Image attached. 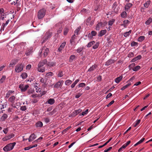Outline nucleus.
I'll return each mask as SVG.
<instances>
[{
	"label": "nucleus",
	"mask_w": 152,
	"mask_h": 152,
	"mask_svg": "<svg viewBox=\"0 0 152 152\" xmlns=\"http://www.w3.org/2000/svg\"><path fill=\"white\" fill-rule=\"evenodd\" d=\"M86 86V84L84 83H79L77 86L78 87L83 88Z\"/></svg>",
	"instance_id": "46"
},
{
	"label": "nucleus",
	"mask_w": 152,
	"mask_h": 152,
	"mask_svg": "<svg viewBox=\"0 0 152 152\" xmlns=\"http://www.w3.org/2000/svg\"><path fill=\"white\" fill-rule=\"evenodd\" d=\"M99 45V42H96L93 47V48L95 49H97Z\"/></svg>",
	"instance_id": "49"
},
{
	"label": "nucleus",
	"mask_w": 152,
	"mask_h": 152,
	"mask_svg": "<svg viewBox=\"0 0 152 152\" xmlns=\"http://www.w3.org/2000/svg\"><path fill=\"white\" fill-rule=\"evenodd\" d=\"M141 68V67L139 66H137L134 67L132 69V70L135 72L137 71H138Z\"/></svg>",
	"instance_id": "31"
},
{
	"label": "nucleus",
	"mask_w": 152,
	"mask_h": 152,
	"mask_svg": "<svg viewBox=\"0 0 152 152\" xmlns=\"http://www.w3.org/2000/svg\"><path fill=\"white\" fill-rule=\"evenodd\" d=\"M145 39V36H140L138 39V40L139 42H142V41H143V40H144V39Z\"/></svg>",
	"instance_id": "43"
},
{
	"label": "nucleus",
	"mask_w": 152,
	"mask_h": 152,
	"mask_svg": "<svg viewBox=\"0 0 152 152\" xmlns=\"http://www.w3.org/2000/svg\"><path fill=\"white\" fill-rule=\"evenodd\" d=\"M66 44V42H64V43H62L61 44L60 47L58 49V50L60 52L62 50V49L64 48V47L65 46Z\"/></svg>",
	"instance_id": "21"
},
{
	"label": "nucleus",
	"mask_w": 152,
	"mask_h": 152,
	"mask_svg": "<svg viewBox=\"0 0 152 152\" xmlns=\"http://www.w3.org/2000/svg\"><path fill=\"white\" fill-rule=\"evenodd\" d=\"M53 75V73L51 72H50L48 73H47L46 74V75L47 77H51Z\"/></svg>",
	"instance_id": "55"
},
{
	"label": "nucleus",
	"mask_w": 152,
	"mask_h": 152,
	"mask_svg": "<svg viewBox=\"0 0 152 152\" xmlns=\"http://www.w3.org/2000/svg\"><path fill=\"white\" fill-rule=\"evenodd\" d=\"M117 4L116 2H114L113 5V8L114 12L115 13H117L119 11V10H118V9H117L116 10H115V8L117 7Z\"/></svg>",
	"instance_id": "16"
},
{
	"label": "nucleus",
	"mask_w": 152,
	"mask_h": 152,
	"mask_svg": "<svg viewBox=\"0 0 152 152\" xmlns=\"http://www.w3.org/2000/svg\"><path fill=\"white\" fill-rule=\"evenodd\" d=\"M52 33L51 32H48L46 33L45 36V38H44L43 41L42 42V43H44L47 39L50 38L52 36Z\"/></svg>",
	"instance_id": "6"
},
{
	"label": "nucleus",
	"mask_w": 152,
	"mask_h": 152,
	"mask_svg": "<svg viewBox=\"0 0 152 152\" xmlns=\"http://www.w3.org/2000/svg\"><path fill=\"white\" fill-rule=\"evenodd\" d=\"M135 65L136 64L134 63H132L130 64L129 66V70L132 69L134 67V66H135Z\"/></svg>",
	"instance_id": "45"
},
{
	"label": "nucleus",
	"mask_w": 152,
	"mask_h": 152,
	"mask_svg": "<svg viewBox=\"0 0 152 152\" xmlns=\"http://www.w3.org/2000/svg\"><path fill=\"white\" fill-rule=\"evenodd\" d=\"M81 28V27L80 26H79L75 30V34L78 35V33L80 31V29Z\"/></svg>",
	"instance_id": "39"
},
{
	"label": "nucleus",
	"mask_w": 152,
	"mask_h": 152,
	"mask_svg": "<svg viewBox=\"0 0 152 152\" xmlns=\"http://www.w3.org/2000/svg\"><path fill=\"white\" fill-rule=\"evenodd\" d=\"M47 63L46 59H44L40 61L38 64V70L39 72H43L45 71V68L43 66Z\"/></svg>",
	"instance_id": "1"
},
{
	"label": "nucleus",
	"mask_w": 152,
	"mask_h": 152,
	"mask_svg": "<svg viewBox=\"0 0 152 152\" xmlns=\"http://www.w3.org/2000/svg\"><path fill=\"white\" fill-rule=\"evenodd\" d=\"M13 92L14 91H12L11 90L9 91L7 93L5 98H8L10 95L11 94L13 93Z\"/></svg>",
	"instance_id": "32"
},
{
	"label": "nucleus",
	"mask_w": 152,
	"mask_h": 152,
	"mask_svg": "<svg viewBox=\"0 0 152 152\" xmlns=\"http://www.w3.org/2000/svg\"><path fill=\"white\" fill-rule=\"evenodd\" d=\"M95 43V42L94 41H92L88 43L86 45V46L88 48H90L93 45H94Z\"/></svg>",
	"instance_id": "27"
},
{
	"label": "nucleus",
	"mask_w": 152,
	"mask_h": 152,
	"mask_svg": "<svg viewBox=\"0 0 152 152\" xmlns=\"http://www.w3.org/2000/svg\"><path fill=\"white\" fill-rule=\"evenodd\" d=\"M84 48L83 46L80 47L76 50V51L77 53H79L81 52L84 49Z\"/></svg>",
	"instance_id": "28"
},
{
	"label": "nucleus",
	"mask_w": 152,
	"mask_h": 152,
	"mask_svg": "<svg viewBox=\"0 0 152 152\" xmlns=\"http://www.w3.org/2000/svg\"><path fill=\"white\" fill-rule=\"evenodd\" d=\"M91 19V17H89L86 20V24L87 25H88L89 24L90 21Z\"/></svg>",
	"instance_id": "47"
},
{
	"label": "nucleus",
	"mask_w": 152,
	"mask_h": 152,
	"mask_svg": "<svg viewBox=\"0 0 152 152\" xmlns=\"http://www.w3.org/2000/svg\"><path fill=\"white\" fill-rule=\"evenodd\" d=\"M36 136L33 133L31 134L30 136L28 139L29 142H31L32 141L34 140L36 138Z\"/></svg>",
	"instance_id": "11"
},
{
	"label": "nucleus",
	"mask_w": 152,
	"mask_h": 152,
	"mask_svg": "<svg viewBox=\"0 0 152 152\" xmlns=\"http://www.w3.org/2000/svg\"><path fill=\"white\" fill-rule=\"evenodd\" d=\"M91 33L93 37L95 36L97 34L96 32L94 31H92Z\"/></svg>",
	"instance_id": "60"
},
{
	"label": "nucleus",
	"mask_w": 152,
	"mask_h": 152,
	"mask_svg": "<svg viewBox=\"0 0 152 152\" xmlns=\"http://www.w3.org/2000/svg\"><path fill=\"white\" fill-rule=\"evenodd\" d=\"M23 65L22 64H17L15 66V71L17 73L20 72L23 70Z\"/></svg>",
	"instance_id": "5"
},
{
	"label": "nucleus",
	"mask_w": 152,
	"mask_h": 152,
	"mask_svg": "<svg viewBox=\"0 0 152 152\" xmlns=\"http://www.w3.org/2000/svg\"><path fill=\"white\" fill-rule=\"evenodd\" d=\"M151 3V1L150 0L147 1L144 4V7L146 8H148L149 7Z\"/></svg>",
	"instance_id": "24"
},
{
	"label": "nucleus",
	"mask_w": 152,
	"mask_h": 152,
	"mask_svg": "<svg viewBox=\"0 0 152 152\" xmlns=\"http://www.w3.org/2000/svg\"><path fill=\"white\" fill-rule=\"evenodd\" d=\"M75 34H74L72 37L71 39L70 40V44L72 46H74L75 45V43L76 40L75 38Z\"/></svg>",
	"instance_id": "8"
},
{
	"label": "nucleus",
	"mask_w": 152,
	"mask_h": 152,
	"mask_svg": "<svg viewBox=\"0 0 152 152\" xmlns=\"http://www.w3.org/2000/svg\"><path fill=\"white\" fill-rule=\"evenodd\" d=\"M137 43L135 42H132L131 43V45L132 46H134L136 45L137 44Z\"/></svg>",
	"instance_id": "64"
},
{
	"label": "nucleus",
	"mask_w": 152,
	"mask_h": 152,
	"mask_svg": "<svg viewBox=\"0 0 152 152\" xmlns=\"http://www.w3.org/2000/svg\"><path fill=\"white\" fill-rule=\"evenodd\" d=\"M107 31L106 30H102L100 31L98 34V36L100 37H102L106 33Z\"/></svg>",
	"instance_id": "18"
},
{
	"label": "nucleus",
	"mask_w": 152,
	"mask_h": 152,
	"mask_svg": "<svg viewBox=\"0 0 152 152\" xmlns=\"http://www.w3.org/2000/svg\"><path fill=\"white\" fill-rule=\"evenodd\" d=\"M115 20L114 19H112L111 20H110L108 22V25L110 26H112L114 23Z\"/></svg>",
	"instance_id": "53"
},
{
	"label": "nucleus",
	"mask_w": 152,
	"mask_h": 152,
	"mask_svg": "<svg viewBox=\"0 0 152 152\" xmlns=\"http://www.w3.org/2000/svg\"><path fill=\"white\" fill-rule=\"evenodd\" d=\"M61 85V83L60 82H58L54 86V87L55 88H58L60 87Z\"/></svg>",
	"instance_id": "38"
},
{
	"label": "nucleus",
	"mask_w": 152,
	"mask_h": 152,
	"mask_svg": "<svg viewBox=\"0 0 152 152\" xmlns=\"http://www.w3.org/2000/svg\"><path fill=\"white\" fill-rule=\"evenodd\" d=\"M15 2V5L17 7L19 6L20 4V2L19 1V0H16Z\"/></svg>",
	"instance_id": "51"
},
{
	"label": "nucleus",
	"mask_w": 152,
	"mask_h": 152,
	"mask_svg": "<svg viewBox=\"0 0 152 152\" xmlns=\"http://www.w3.org/2000/svg\"><path fill=\"white\" fill-rule=\"evenodd\" d=\"M103 26V23L102 22H99L98 24L96 26V29L97 31L99 30L100 28Z\"/></svg>",
	"instance_id": "9"
},
{
	"label": "nucleus",
	"mask_w": 152,
	"mask_h": 152,
	"mask_svg": "<svg viewBox=\"0 0 152 152\" xmlns=\"http://www.w3.org/2000/svg\"><path fill=\"white\" fill-rule=\"evenodd\" d=\"M121 17L122 18H126L127 16L126 12L125 11H124L121 14Z\"/></svg>",
	"instance_id": "44"
},
{
	"label": "nucleus",
	"mask_w": 152,
	"mask_h": 152,
	"mask_svg": "<svg viewBox=\"0 0 152 152\" xmlns=\"http://www.w3.org/2000/svg\"><path fill=\"white\" fill-rule=\"evenodd\" d=\"M132 5V4L131 3H129L126 4L125 5V10L127 11Z\"/></svg>",
	"instance_id": "17"
},
{
	"label": "nucleus",
	"mask_w": 152,
	"mask_h": 152,
	"mask_svg": "<svg viewBox=\"0 0 152 152\" xmlns=\"http://www.w3.org/2000/svg\"><path fill=\"white\" fill-rule=\"evenodd\" d=\"M129 21L128 20H124L123 22V23L121 24V25L126 27L127 26V25L129 23Z\"/></svg>",
	"instance_id": "23"
},
{
	"label": "nucleus",
	"mask_w": 152,
	"mask_h": 152,
	"mask_svg": "<svg viewBox=\"0 0 152 152\" xmlns=\"http://www.w3.org/2000/svg\"><path fill=\"white\" fill-rule=\"evenodd\" d=\"M44 119L46 123H48L50 121V119L48 118H44Z\"/></svg>",
	"instance_id": "59"
},
{
	"label": "nucleus",
	"mask_w": 152,
	"mask_h": 152,
	"mask_svg": "<svg viewBox=\"0 0 152 152\" xmlns=\"http://www.w3.org/2000/svg\"><path fill=\"white\" fill-rule=\"evenodd\" d=\"M47 64L48 66H55L56 64L54 62H50L47 63Z\"/></svg>",
	"instance_id": "29"
},
{
	"label": "nucleus",
	"mask_w": 152,
	"mask_h": 152,
	"mask_svg": "<svg viewBox=\"0 0 152 152\" xmlns=\"http://www.w3.org/2000/svg\"><path fill=\"white\" fill-rule=\"evenodd\" d=\"M63 75V72L62 71H59L58 74V77H61Z\"/></svg>",
	"instance_id": "58"
},
{
	"label": "nucleus",
	"mask_w": 152,
	"mask_h": 152,
	"mask_svg": "<svg viewBox=\"0 0 152 152\" xmlns=\"http://www.w3.org/2000/svg\"><path fill=\"white\" fill-rule=\"evenodd\" d=\"M97 66L95 65H93L91 66L88 69V72H91L94 70L96 68Z\"/></svg>",
	"instance_id": "25"
},
{
	"label": "nucleus",
	"mask_w": 152,
	"mask_h": 152,
	"mask_svg": "<svg viewBox=\"0 0 152 152\" xmlns=\"http://www.w3.org/2000/svg\"><path fill=\"white\" fill-rule=\"evenodd\" d=\"M135 77L134 76L130 78L129 80L127 81V82H132L135 79Z\"/></svg>",
	"instance_id": "63"
},
{
	"label": "nucleus",
	"mask_w": 152,
	"mask_h": 152,
	"mask_svg": "<svg viewBox=\"0 0 152 152\" xmlns=\"http://www.w3.org/2000/svg\"><path fill=\"white\" fill-rule=\"evenodd\" d=\"M131 85V83H128V84H126L125 86H123L121 89V90H124L126 88L128 87L129 86H130Z\"/></svg>",
	"instance_id": "41"
},
{
	"label": "nucleus",
	"mask_w": 152,
	"mask_h": 152,
	"mask_svg": "<svg viewBox=\"0 0 152 152\" xmlns=\"http://www.w3.org/2000/svg\"><path fill=\"white\" fill-rule=\"evenodd\" d=\"M29 86L28 85H25L21 83L18 86V87L21 90L22 92L26 91L29 88Z\"/></svg>",
	"instance_id": "4"
},
{
	"label": "nucleus",
	"mask_w": 152,
	"mask_h": 152,
	"mask_svg": "<svg viewBox=\"0 0 152 152\" xmlns=\"http://www.w3.org/2000/svg\"><path fill=\"white\" fill-rule=\"evenodd\" d=\"M55 102V100L51 98L49 99L47 101L46 103L50 105H52Z\"/></svg>",
	"instance_id": "14"
},
{
	"label": "nucleus",
	"mask_w": 152,
	"mask_h": 152,
	"mask_svg": "<svg viewBox=\"0 0 152 152\" xmlns=\"http://www.w3.org/2000/svg\"><path fill=\"white\" fill-rule=\"evenodd\" d=\"M20 77L23 79H25L27 77V75L26 73L23 72L21 75Z\"/></svg>",
	"instance_id": "34"
},
{
	"label": "nucleus",
	"mask_w": 152,
	"mask_h": 152,
	"mask_svg": "<svg viewBox=\"0 0 152 152\" xmlns=\"http://www.w3.org/2000/svg\"><path fill=\"white\" fill-rule=\"evenodd\" d=\"M88 110L86 109L84 112H83L82 113L80 114L79 115H83L84 116L85 115H86L88 113Z\"/></svg>",
	"instance_id": "42"
},
{
	"label": "nucleus",
	"mask_w": 152,
	"mask_h": 152,
	"mask_svg": "<svg viewBox=\"0 0 152 152\" xmlns=\"http://www.w3.org/2000/svg\"><path fill=\"white\" fill-rule=\"evenodd\" d=\"M46 80L45 79H44L42 78H41L40 80V82L43 83V85L44 87H45V86L46 85Z\"/></svg>",
	"instance_id": "30"
},
{
	"label": "nucleus",
	"mask_w": 152,
	"mask_h": 152,
	"mask_svg": "<svg viewBox=\"0 0 152 152\" xmlns=\"http://www.w3.org/2000/svg\"><path fill=\"white\" fill-rule=\"evenodd\" d=\"M87 36L90 39H92L93 37L91 33H89L88 34Z\"/></svg>",
	"instance_id": "62"
},
{
	"label": "nucleus",
	"mask_w": 152,
	"mask_h": 152,
	"mask_svg": "<svg viewBox=\"0 0 152 152\" xmlns=\"http://www.w3.org/2000/svg\"><path fill=\"white\" fill-rule=\"evenodd\" d=\"M82 94L81 93H79L76 95L75 97L76 98H78L80 96L82 95Z\"/></svg>",
	"instance_id": "61"
},
{
	"label": "nucleus",
	"mask_w": 152,
	"mask_h": 152,
	"mask_svg": "<svg viewBox=\"0 0 152 152\" xmlns=\"http://www.w3.org/2000/svg\"><path fill=\"white\" fill-rule=\"evenodd\" d=\"M132 31L131 30H129L128 31L125 32L124 34V36L125 37H127L129 36L131 33Z\"/></svg>",
	"instance_id": "40"
},
{
	"label": "nucleus",
	"mask_w": 152,
	"mask_h": 152,
	"mask_svg": "<svg viewBox=\"0 0 152 152\" xmlns=\"http://www.w3.org/2000/svg\"><path fill=\"white\" fill-rule=\"evenodd\" d=\"M43 53L44 56L46 57L48 55V53L49 52V49L48 48H46L45 47H43L42 49L41 53Z\"/></svg>",
	"instance_id": "7"
},
{
	"label": "nucleus",
	"mask_w": 152,
	"mask_h": 152,
	"mask_svg": "<svg viewBox=\"0 0 152 152\" xmlns=\"http://www.w3.org/2000/svg\"><path fill=\"white\" fill-rule=\"evenodd\" d=\"M140 120H138L137 121L134 123V127L136 126L138 124H139V123L140 122Z\"/></svg>",
	"instance_id": "50"
},
{
	"label": "nucleus",
	"mask_w": 152,
	"mask_h": 152,
	"mask_svg": "<svg viewBox=\"0 0 152 152\" xmlns=\"http://www.w3.org/2000/svg\"><path fill=\"white\" fill-rule=\"evenodd\" d=\"M123 78V76H120L119 77H117L115 79V82L117 83H118L120 81L122 80Z\"/></svg>",
	"instance_id": "19"
},
{
	"label": "nucleus",
	"mask_w": 152,
	"mask_h": 152,
	"mask_svg": "<svg viewBox=\"0 0 152 152\" xmlns=\"http://www.w3.org/2000/svg\"><path fill=\"white\" fill-rule=\"evenodd\" d=\"M7 117L8 115L7 114L5 113L3 114L0 118L1 121H4L7 118Z\"/></svg>",
	"instance_id": "15"
},
{
	"label": "nucleus",
	"mask_w": 152,
	"mask_h": 152,
	"mask_svg": "<svg viewBox=\"0 0 152 152\" xmlns=\"http://www.w3.org/2000/svg\"><path fill=\"white\" fill-rule=\"evenodd\" d=\"M15 99V96H12L9 98L8 100L9 102L13 103L14 102Z\"/></svg>",
	"instance_id": "26"
},
{
	"label": "nucleus",
	"mask_w": 152,
	"mask_h": 152,
	"mask_svg": "<svg viewBox=\"0 0 152 152\" xmlns=\"http://www.w3.org/2000/svg\"><path fill=\"white\" fill-rule=\"evenodd\" d=\"M142 58V56L140 55H138L137 57L134 58L131 61V62H134L140 60Z\"/></svg>",
	"instance_id": "13"
},
{
	"label": "nucleus",
	"mask_w": 152,
	"mask_h": 152,
	"mask_svg": "<svg viewBox=\"0 0 152 152\" xmlns=\"http://www.w3.org/2000/svg\"><path fill=\"white\" fill-rule=\"evenodd\" d=\"M17 62L15 61H12V62L10 64L9 67H11V66H12L14 65H15L16 64Z\"/></svg>",
	"instance_id": "48"
},
{
	"label": "nucleus",
	"mask_w": 152,
	"mask_h": 152,
	"mask_svg": "<svg viewBox=\"0 0 152 152\" xmlns=\"http://www.w3.org/2000/svg\"><path fill=\"white\" fill-rule=\"evenodd\" d=\"M46 10L44 9L40 10L38 13V18L40 19L43 18L45 14Z\"/></svg>",
	"instance_id": "3"
},
{
	"label": "nucleus",
	"mask_w": 152,
	"mask_h": 152,
	"mask_svg": "<svg viewBox=\"0 0 152 152\" xmlns=\"http://www.w3.org/2000/svg\"><path fill=\"white\" fill-rule=\"evenodd\" d=\"M43 123L41 121H38L35 124V126L37 127H41L43 126Z\"/></svg>",
	"instance_id": "22"
},
{
	"label": "nucleus",
	"mask_w": 152,
	"mask_h": 152,
	"mask_svg": "<svg viewBox=\"0 0 152 152\" xmlns=\"http://www.w3.org/2000/svg\"><path fill=\"white\" fill-rule=\"evenodd\" d=\"M16 143L14 142L7 145L3 148V150L5 152H7L12 150L15 145Z\"/></svg>",
	"instance_id": "2"
},
{
	"label": "nucleus",
	"mask_w": 152,
	"mask_h": 152,
	"mask_svg": "<svg viewBox=\"0 0 152 152\" xmlns=\"http://www.w3.org/2000/svg\"><path fill=\"white\" fill-rule=\"evenodd\" d=\"M6 78L5 75H3L1 78L0 79V83H1L4 82Z\"/></svg>",
	"instance_id": "37"
},
{
	"label": "nucleus",
	"mask_w": 152,
	"mask_h": 152,
	"mask_svg": "<svg viewBox=\"0 0 152 152\" xmlns=\"http://www.w3.org/2000/svg\"><path fill=\"white\" fill-rule=\"evenodd\" d=\"M10 21V19H8L6 22L5 23H3L1 27V30L4 31L5 27L7 25L9 22Z\"/></svg>",
	"instance_id": "12"
},
{
	"label": "nucleus",
	"mask_w": 152,
	"mask_h": 152,
	"mask_svg": "<svg viewBox=\"0 0 152 152\" xmlns=\"http://www.w3.org/2000/svg\"><path fill=\"white\" fill-rule=\"evenodd\" d=\"M134 56V54L133 52H130L128 54V57L129 58L132 57Z\"/></svg>",
	"instance_id": "56"
},
{
	"label": "nucleus",
	"mask_w": 152,
	"mask_h": 152,
	"mask_svg": "<svg viewBox=\"0 0 152 152\" xmlns=\"http://www.w3.org/2000/svg\"><path fill=\"white\" fill-rule=\"evenodd\" d=\"M152 22V19L149 18L145 22V24L147 25H149Z\"/></svg>",
	"instance_id": "35"
},
{
	"label": "nucleus",
	"mask_w": 152,
	"mask_h": 152,
	"mask_svg": "<svg viewBox=\"0 0 152 152\" xmlns=\"http://www.w3.org/2000/svg\"><path fill=\"white\" fill-rule=\"evenodd\" d=\"M34 89L31 88L27 91V93L28 95H30L31 94H32L34 93Z\"/></svg>",
	"instance_id": "36"
},
{
	"label": "nucleus",
	"mask_w": 152,
	"mask_h": 152,
	"mask_svg": "<svg viewBox=\"0 0 152 152\" xmlns=\"http://www.w3.org/2000/svg\"><path fill=\"white\" fill-rule=\"evenodd\" d=\"M115 60L112 59H110L108 60L105 63V65L109 66L110 64L114 63Z\"/></svg>",
	"instance_id": "10"
},
{
	"label": "nucleus",
	"mask_w": 152,
	"mask_h": 152,
	"mask_svg": "<svg viewBox=\"0 0 152 152\" xmlns=\"http://www.w3.org/2000/svg\"><path fill=\"white\" fill-rule=\"evenodd\" d=\"M8 140H9L11 138L13 137L14 136V135L13 134H11L7 136Z\"/></svg>",
	"instance_id": "57"
},
{
	"label": "nucleus",
	"mask_w": 152,
	"mask_h": 152,
	"mask_svg": "<svg viewBox=\"0 0 152 152\" xmlns=\"http://www.w3.org/2000/svg\"><path fill=\"white\" fill-rule=\"evenodd\" d=\"M75 58V55H71L69 61L71 62Z\"/></svg>",
	"instance_id": "52"
},
{
	"label": "nucleus",
	"mask_w": 152,
	"mask_h": 152,
	"mask_svg": "<svg viewBox=\"0 0 152 152\" xmlns=\"http://www.w3.org/2000/svg\"><path fill=\"white\" fill-rule=\"evenodd\" d=\"M145 140V138H143L141 140H140L139 141L137 142V143H136L134 145V146H136L137 145L140 144L142 143Z\"/></svg>",
	"instance_id": "33"
},
{
	"label": "nucleus",
	"mask_w": 152,
	"mask_h": 152,
	"mask_svg": "<svg viewBox=\"0 0 152 152\" xmlns=\"http://www.w3.org/2000/svg\"><path fill=\"white\" fill-rule=\"evenodd\" d=\"M81 111L82 110L80 109L77 110L73 112L72 114L73 115L75 116L81 112Z\"/></svg>",
	"instance_id": "20"
},
{
	"label": "nucleus",
	"mask_w": 152,
	"mask_h": 152,
	"mask_svg": "<svg viewBox=\"0 0 152 152\" xmlns=\"http://www.w3.org/2000/svg\"><path fill=\"white\" fill-rule=\"evenodd\" d=\"M26 107L25 106H22L20 108V110L22 111H25L26 110Z\"/></svg>",
	"instance_id": "54"
}]
</instances>
